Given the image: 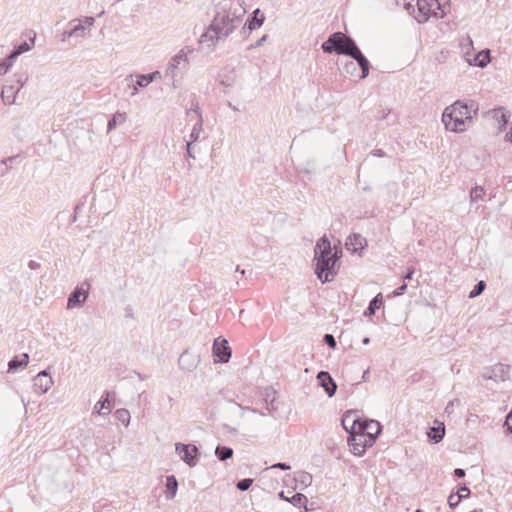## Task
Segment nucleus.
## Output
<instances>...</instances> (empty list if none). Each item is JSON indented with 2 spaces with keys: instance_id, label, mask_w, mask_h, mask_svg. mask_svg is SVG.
Wrapping results in <instances>:
<instances>
[{
  "instance_id": "obj_1",
  "label": "nucleus",
  "mask_w": 512,
  "mask_h": 512,
  "mask_svg": "<svg viewBox=\"0 0 512 512\" xmlns=\"http://www.w3.org/2000/svg\"><path fill=\"white\" fill-rule=\"evenodd\" d=\"M232 2L225 0L217 6L212 23L200 36L199 44L211 47L218 40L228 37L240 24L242 16L246 13L244 8H232Z\"/></svg>"
},
{
  "instance_id": "obj_2",
  "label": "nucleus",
  "mask_w": 512,
  "mask_h": 512,
  "mask_svg": "<svg viewBox=\"0 0 512 512\" xmlns=\"http://www.w3.org/2000/svg\"><path fill=\"white\" fill-rule=\"evenodd\" d=\"M479 105L474 100H456L442 113L445 128L455 133H462L473 125L477 119Z\"/></svg>"
},
{
  "instance_id": "obj_3",
  "label": "nucleus",
  "mask_w": 512,
  "mask_h": 512,
  "mask_svg": "<svg viewBox=\"0 0 512 512\" xmlns=\"http://www.w3.org/2000/svg\"><path fill=\"white\" fill-rule=\"evenodd\" d=\"M341 251L332 253L331 243L326 236L320 238L314 248V260H316L315 274L322 283L333 280L337 274L336 266Z\"/></svg>"
},
{
  "instance_id": "obj_4",
  "label": "nucleus",
  "mask_w": 512,
  "mask_h": 512,
  "mask_svg": "<svg viewBox=\"0 0 512 512\" xmlns=\"http://www.w3.org/2000/svg\"><path fill=\"white\" fill-rule=\"evenodd\" d=\"M28 80L26 71L16 72L11 79H7L3 85L1 97L6 105H12L16 101V97Z\"/></svg>"
},
{
  "instance_id": "obj_5",
  "label": "nucleus",
  "mask_w": 512,
  "mask_h": 512,
  "mask_svg": "<svg viewBox=\"0 0 512 512\" xmlns=\"http://www.w3.org/2000/svg\"><path fill=\"white\" fill-rule=\"evenodd\" d=\"M175 451L180 459L189 467L197 465L200 457V452L194 444L176 443Z\"/></svg>"
},
{
  "instance_id": "obj_6",
  "label": "nucleus",
  "mask_w": 512,
  "mask_h": 512,
  "mask_svg": "<svg viewBox=\"0 0 512 512\" xmlns=\"http://www.w3.org/2000/svg\"><path fill=\"white\" fill-rule=\"evenodd\" d=\"M132 77L133 75H130L125 80L128 81L130 95L135 96L138 93V88H145L156 79H160L161 73L159 71H154L148 74H136L135 83H133Z\"/></svg>"
},
{
  "instance_id": "obj_7",
  "label": "nucleus",
  "mask_w": 512,
  "mask_h": 512,
  "mask_svg": "<svg viewBox=\"0 0 512 512\" xmlns=\"http://www.w3.org/2000/svg\"><path fill=\"white\" fill-rule=\"evenodd\" d=\"M347 39V35L343 32H334L329 35L326 41L321 45V49L327 54L341 55V50Z\"/></svg>"
},
{
  "instance_id": "obj_8",
  "label": "nucleus",
  "mask_w": 512,
  "mask_h": 512,
  "mask_svg": "<svg viewBox=\"0 0 512 512\" xmlns=\"http://www.w3.org/2000/svg\"><path fill=\"white\" fill-rule=\"evenodd\" d=\"M212 354L216 362L227 363L232 356V350L228 341L221 336L217 337L212 346Z\"/></svg>"
},
{
  "instance_id": "obj_9",
  "label": "nucleus",
  "mask_w": 512,
  "mask_h": 512,
  "mask_svg": "<svg viewBox=\"0 0 512 512\" xmlns=\"http://www.w3.org/2000/svg\"><path fill=\"white\" fill-rule=\"evenodd\" d=\"M509 371V365L498 363L492 367H485L482 371V377L496 382L505 381L509 378Z\"/></svg>"
},
{
  "instance_id": "obj_10",
  "label": "nucleus",
  "mask_w": 512,
  "mask_h": 512,
  "mask_svg": "<svg viewBox=\"0 0 512 512\" xmlns=\"http://www.w3.org/2000/svg\"><path fill=\"white\" fill-rule=\"evenodd\" d=\"M89 287L90 285L87 282L82 283L80 287H76L68 297V307H81L88 297Z\"/></svg>"
},
{
  "instance_id": "obj_11",
  "label": "nucleus",
  "mask_w": 512,
  "mask_h": 512,
  "mask_svg": "<svg viewBox=\"0 0 512 512\" xmlns=\"http://www.w3.org/2000/svg\"><path fill=\"white\" fill-rule=\"evenodd\" d=\"M53 385V379L47 370L40 371L33 379L34 391L38 394H45Z\"/></svg>"
},
{
  "instance_id": "obj_12",
  "label": "nucleus",
  "mask_w": 512,
  "mask_h": 512,
  "mask_svg": "<svg viewBox=\"0 0 512 512\" xmlns=\"http://www.w3.org/2000/svg\"><path fill=\"white\" fill-rule=\"evenodd\" d=\"M317 380H318L319 386H321L324 389L325 393L329 397H332L335 395V393L337 391V385L328 371L322 370V371L318 372Z\"/></svg>"
},
{
  "instance_id": "obj_13",
  "label": "nucleus",
  "mask_w": 512,
  "mask_h": 512,
  "mask_svg": "<svg viewBox=\"0 0 512 512\" xmlns=\"http://www.w3.org/2000/svg\"><path fill=\"white\" fill-rule=\"evenodd\" d=\"M188 66V59L185 51L182 49L180 50L169 62L166 74H171L172 77H174V71L176 69H185Z\"/></svg>"
},
{
  "instance_id": "obj_14",
  "label": "nucleus",
  "mask_w": 512,
  "mask_h": 512,
  "mask_svg": "<svg viewBox=\"0 0 512 512\" xmlns=\"http://www.w3.org/2000/svg\"><path fill=\"white\" fill-rule=\"evenodd\" d=\"M364 437L365 433H355L348 435V444L351 447V451L354 455L363 456L365 453L364 449Z\"/></svg>"
},
{
  "instance_id": "obj_15",
  "label": "nucleus",
  "mask_w": 512,
  "mask_h": 512,
  "mask_svg": "<svg viewBox=\"0 0 512 512\" xmlns=\"http://www.w3.org/2000/svg\"><path fill=\"white\" fill-rule=\"evenodd\" d=\"M367 245L366 239L359 233L351 234L345 242V247L348 251L352 253H357L364 249Z\"/></svg>"
},
{
  "instance_id": "obj_16",
  "label": "nucleus",
  "mask_w": 512,
  "mask_h": 512,
  "mask_svg": "<svg viewBox=\"0 0 512 512\" xmlns=\"http://www.w3.org/2000/svg\"><path fill=\"white\" fill-rule=\"evenodd\" d=\"M359 417L353 411H346L341 418L343 429L349 434L355 432Z\"/></svg>"
},
{
  "instance_id": "obj_17",
  "label": "nucleus",
  "mask_w": 512,
  "mask_h": 512,
  "mask_svg": "<svg viewBox=\"0 0 512 512\" xmlns=\"http://www.w3.org/2000/svg\"><path fill=\"white\" fill-rule=\"evenodd\" d=\"M278 497L282 500H285V501L291 503L295 507H299V508L303 507L305 512L308 511V507H307L308 499L302 493H295L293 496L287 497L285 495L284 491H280L278 493Z\"/></svg>"
},
{
  "instance_id": "obj_18",
  "label": "nucleus",
  "mask_w": 512,
  "mask_h": 512,
  "mask_svg": "<svg viewBox=\"0 0 512 512\" xmlns=\"http://www.w3.org/2000/svg\"><path fill=\"white\" fill-rule=\"evenodd\" d=\"M178 364L182 370L191 372L197 367L198 359L186 350L180 355Z\"/></svg>"
},
{
  "instance_id": "obj_19",
  "label": "nucleus",
  "mask_w": 512,
  "mask_h": 512,
  "mask_svg": "<svg viewBox=\"0 0 512 512\" xmlns=\"http://www.w3.org/2000/svg\"><path fill=\"white\" fill-rule=\"evenodd\" d=\"M187 115L189 117H191L192 115H195L196 118H197V122L195 123V125L193 126V129L190 133V141L189 142H196L198 139H199V135H200V132L202 130V125H203V119H202V114H201V111L199 108H195V109H190L188 112H187Z\"/></svg>"
},
{
  "instance_id": "obj_20",
  "label": "nucleus",
  "mask_w": 512,
  "mask_h": 512,
  "mask_svg": "<svg viewBox=\"0 0 512 512\" xmlns=\"http://www.w3.org/2000/svg\"><path fill=\"white\" fill-rule=\"evenodd\" d=\"M437 426L430 427L427 436L431 443L437 444L439 443L445 435V425L442 422L435 421L434 422Z\"/></svg>"
},
{
  "instance_id": "obj_21",
  "label": "nucleus",
  "mask_w": 512,
  "mask_h": 512,
  "mask_svg": "<svg viewBox=\"0 0 512 512\" xmlns=\"http://www.w3.org/2000/svg\"><path fill=\"white\" fill-rule=\"evenodd\" d=\"M29 363V355L22 353L19 356H14L8 363V372L14 373L20 368H24Z\"/></svg>"
},
{
  "instance_id": "obj_22",
  "label": "nucleus",
  "mask_w": 512,
  "mask_h": 512,
  "mask_svg": "<svg viewBox=\"0 0 512 512\" xmlns=\"http://www.w3.org/2000/svg\"><path fill=\"white\" fill-rule=\"evenodd\" d=\"M259 13H260L259 9H256L255 11H253V13L246 20L243 29H245L247 27L249 29V31H253L254 29L259 28L265 20L264 15L259 16Z\"/></svg>"
},
{
  "instance_id": "obj_23",
  "label": "nucleus",
  "mask_w": 512,
  "mask_h": 512,
  "mask_svg": "<svg viewBox=\"0 0 512 512\" xmlns=\"http://www.w3.org/2000/svg\"><path fill=\"white\" fill-rule=\"evenodd\" d=\"M460 491H466V494L451 493L449 495L448 505L450 508H452V509L456 508L463 499L469 497L470 489L466 485H460Z\"/></svg>"
},
{
  "instance_id": "obj_24",
  "label": "nucleus",
  "mask_w": 512,
  "mask_h": 512,
  "mask_svg": "<svg viewBox=\"0 0 512 512\" xmlns=\"http://www.w3.org/2000/svg\"><path fill=\"white\" fill-rule=\"evenodd\" d=\"M110 392L105 391L101 399L96 403L94 409L99 415H105L111 412V406L109 403Z\"/></svg>"
},
{
  "instance_id": "obj_25",
  "label": "nucleus",
  "mask_w": 512,
  "mask_h": 512,
  "mask_svg": "<svg viewBox=\"0 0 512 512\" xmlns=\"http://www.w3.org/2000/svg\"><path fill=\"white\" fill-rule=\"evenodd\" d=\"M360 48L356 44L355 40L347 35V39L344 43V46L341 50V55L349 56L353 58L358 52H360Z\"/></svg>"
},
{
  "instance_id": "obj_26",
  "label": "nucleus",
  "mask_w": 512,
  "mask_h": 512,
  "mask_svg": "<svg viewBox=\"0 0 512 512\" xmlns=\"http://www.w3.org/2000/svg\"><path fill=\"white\" fill-rule=\"evenodd\" d=\"M383 305V296L382 293H378L375 297L371 299L368 304V307L364 311V316L370 317L375 315L376 311L380 309Z\"/></svg>"
},
{
  "instance_id": "obj_27",
  "label": "nucleus",
  "mask_w": 512,
  "mask_h": 512,
  "mask_svg": "<svg viewBox=\"0 0 512 512\" xmlns=\"http://www.w3.org/2000/svg\"><path fill=\"white\" fill-rule=\"evenodd\" d=\"M352 59H354L361 68V78L364 79L369 75L370 62L362 51L358 52Z\"/></svg>"
},
{
  "instance_id": "obj_28",
  "label": "nucleus",
  "mask_w": 512,
  "mask_h": 512,
  "mask_svg": "<svg viewBox=\"0 0 512 512\" xmlns=\"http://www.w3.org/2000/svg\"><path fill=\"white\" fill-rule=\"evenodd\" d=\"M490 61V51L488 49H484L475 55L473 59V65L480 68H485L490 63Z\"/></svg>"
},
{
  "instance_id": "obj_29",
  "label": "nucleus",
  "mask_w": 512,
  "mask_h": 512,
  "mask_svg": "<svg viewBox=\"0 0 512 512\" xmlns=\"http://www.w3.org/2000/svg\"><path fill=\"white\" fill-rule=\"evenodd\" d=\"M178 481L174 475L166 477V498L173 499L177 493Z\"/></svg>"
},
{
  "instance_id": "obj_30",
  "label": "nucleus",
  "mask_w": 512,
  "mask_h": 512,
  "mask_svg": "<svg viewBox=\"0 0 512 512\" xmlns=\"http://www.w3.org/2000/svg\"><path fill=\"white\" fill-rule=\"evenodd\" d=\"M233 453V449L229 446L218 444L217 447L215 448V456L219 461H226L232 458Z\"/></svg>"
},
{
  "instance_id": "obj_31",
  "label": "nucleus",
  "mask_w": 512,
  "mask_h": 512,
  "mask_svg": "<svg viewBox=\"0 0 512 512\" xmlns=\"http://www.w3.org/2000/svg\"><path fill=\"white\" fill-rule=\"evenodd\" d=\"M126 121V113L117 112L109 119L107 124V132L114 130L118 125Z\"/></svg>"
},
{
  "instance_id": "obj_32",
  "label": "nucleus",
  "mask_w": 512,
  "mask_h": 512,
  "mask_svg": "<svg viewBox=\"0 0 512 512\" xmlns=\"http://www.w3.org/2000/svg\"><path fill=\"white\" fill-rule=\"evenodd\" d=\"M20 158V155H14L7 157L0 161V177L5 176L10 170L11 166L8 165V162H17Z\"/></svg>"
},
{
  "instance_id": "obj_33",
  "label": "nucleus",
  "mask_w": 512,
  "mask_h": 512,
  "mask_svg": "<svg viewBox=\"0 0 512 512\" xmlns=\"http://www.w3.org/2000/svg\"><path fill=\"white\" fill-rule=\"evenodd\" d=\"M493 113H494L493 117L496 118L497 120H499L500 129H502V127H505L508 123L509 115H507L504 108L500 107L498 109H494Z\"/></svg>"
},
{
  "instance_id": "obj_34",
  "label": "nucleus",
  "mask_w": 512,
  "mask_h": 512,
  "mask_svg": "<svg viewBox=\"0 0 512 512\" xmlns=\"http://www.w3.org/2000/svg\"><path fill=\"white\" fill-rule=\"evenodd\" d=\"M365 426L367 434L378 436L382 431V426L377 420H368V423L365 424Z\"/></svg>"
},
{
  "instance_id": "obj_35",
  "label": "nucleus",
  "mask_w": 512,
  "mask_h": 512,
  "mask_svg": "<svg viewBox=\"0 0 512 512\" xmlns=\"http://www.w3.org/2000/svg\"><path fill=\"white\" fill-rule=\"evenodd\" d=\"M115 416L116 418L122 422L125 426H127L130 422V413L127 409H118L116 412H115Z\"/></svg>"
},
{
  "instance_id": "obj_36",
  "label": "nucleus",
  "mask_w": 512,
  "mask_h": 512,
  "mask_svg": "<svg viewBox=\"0 0 512 512\" xmlns=\"http://www.w3.org/2000/svg\"><path fill=\"white\" fill-rule=\"evenodd\" d=\"M485 287H486L485 281H483V280L479 281L478 283H476L474 285L473 289L469 292L468 297L470 299H473V298L479 296L484 291Z\"/></svg>"
},
{
  "instance_id": "obj_37",
  "label": "nucleus",
  "mask_w": 512,
  "mask_h": 512,
  "mask_svg": "<svg viewBox=\"0 0 512 512\" xmlns=\"http://www.w3.org/2000/svg\"><path fill=\"white\" fill-rule=\"evenodd\" d=\"M484 189L481 186H475L470 192L471 202H477L482 199Z\"/></svg>"
},
{
  "instance_id": "obj_38",
  "label": "nucleus",
  "mask_w": 512,
  "mask_h": 512,
  "mask_svg": "<svg viewBox=\"0 0 512 512\" xmlns=\"http://www.w3.org/2000/svg\"><path fill=\"white\" fill-rule=\"evenodd\" d=\"M253 484L252 478H243L239 480L236 484L237 489L240 491H247Z\"/></svg>"
},
{
  "instance_id": "obj_39",
  "label": "nucleus",
  "mask_w": 512,
  "mask_h": 512,
  "mask_svg": "<svg viewBox=\"0 0 512 512\" xmlns=\"http://www.w3.org/2000/svg\"><path fill=\"white\" fill-rule=\"evenodd\" d=\"M34 45V39H31V43H28L27 41L21 42L18 46H15L14 48L19 52V54H23L29 50L32 49Z\"/></svg>"
},
{
  "instance_id": "obj_40",
  "label": "nucleus",
  "mask_w": 512,
  "mask_h": 512,
  "mask_svg": "<svg viewBox=\"0 0 512 512\" xmlns=\"http://www.w3.org/2000/svg\"><path fill=\"white\" fill-rule=\"evenodd\" d=\"M13 66V64L7 60V58H3L1 61H0V75H5L8 73V71L11 69V67Z\"/></svg>"
},
{
  "instance_id": "obj_41",
  "label": "nucleus",
  "mask_w": 512,
  "mask_h": 512,
  "mask_svg": "<svg viewBox=\"0 0 512 512\" xmlns=\"http://www.w3.org/2000/svg\"><path fill=\"white\" fill-rule=\"evenodd\" d=\"M323 342L327 346H329L331 349H333V350L336 349L337 342H336V340H335V338H334V336L332 334H328V333L325 334L323 336Z\"/></svg>"
},
{
  "instance_id": "obj_42",
  "label": "nucleus",
  "mask_w": 512,
  "mask_h": 512,
  "mask_svg": "<svg viewBox=\"0 0 512 512\" xmlns=\"http://www.w3.org/2000/svg\"><path fill=\"white\" fill-rule=\"evenodd\" d=\"M378 436L376 435H372V434H367L365 433V437H364V449L366 450L367 448L371 447L374 445V443L376 442Z\"/></svg>"
},
{
  "instance_id": "obj_43",
  "label": "nucleus",
  "mask_w": 512,
  "mask_h": 512,
  "mask_svg": "<svg viewBox=\"0 0 512 512\" xmlns=\"http://www.w3.org/2000/svg\"><path fill=\"white\" fill-rule=\"evenodd\" d=\"M85 27L82 24H78L74 26L71 31L68 33V35L71 36H83Z\"/></svg>"
},
{
  "instance_id": "obj_44",
  "label": "nucleus",
  "mask_w": 512,
  "mask_h": 512,
  "mask_svg": "<svg viewBox=\"0 0 512 512\" xmlns=\"http://www.w3.org/2000/svg\"><path fill=\"white\" fill-rule=\"evenodd\" d=\"M412 0H405L403 3L404 9L410 14V15H416V4L412 3Z\"/></svg>"
},
{
  "instance_id": "obj_45",
  "label": "nucleus",
  "mask_w": 512,
  "mask_h": 512,
  "mask_svg": "<svg viewBox=\"0 0 512 512\" xmlns=\"http://www.w3.org/2000/svg\"><path fill=\"white\" fill-rule=\"evenodd\" d=\"M368 423V419H362L359 417V422L356 426L355 433H366V426L365 424Z\"/></svg>"
},
{
  "instance_id": "obj_46",
  "label": "nucleus",
  "mask_w": 512,
  "mask_h": 512,
  "mask_svg": "<svg viewBox=\"0 0 512 512\" xmlns=\"http://www.w3.org/2000/svg\"><path fill=\"white\" fill-rule=\"evenodd\" d=\"M504 425L507 431L512 435V410L506 415Z\"/></svg>"
},
{
  "instance_id": "obj_47",
  "label": "nucleus",
  "mask_w": 512,
  "mask_h": 512,
  "mask_svg": "<svg viewBox=\"0 0 512 512\" xmlns=\"http://www.w3.org/2000/svg\"><path fill=\"white\" fill-rule=\"evenodd\" d=\"M267 40V35H263L260 39H258L254 44L248 46V50L258 48L263 45V43Z\"/></svg>"
},
{
  "instance_id": "obj_48",
  "label": "nucleus",
  "mask_w": 512,
  "mask_h": 512,
  "mask_svg": "<svg viewBox=\"0 0 512 512\" xmlns=\"http://www.w3.org/2000/svg\"><path fill=\"white\" fill-rule=\"evenodd\" d=\"M270 469H281V470H290L291 466L285 462H278L270 466Z\"/></svg>"
},
{
  "instance_id": "obj_49",
  "label": "nucleus",
  "mask_w": 512,
  "mask_h": 512,
  "mask_svg": "<svg viewBox=\"0 0 512 512\" xmlns=\"http://www.w3.org/2000/svg\"><path fill=\"white\" fill-rule=\"evenodd\" d=\"M406 290H407V284L403 283L402 285H400L393 291V296H401L406 292Z\"/></svg>"
},
{
  "instance_id": "obj_50",
  "label": "nucleus",
  "mask_w": 512,
  "mask_h": 512,
  "mask_svg": "<svg viewBox=\"0 0 512 512\" xmlns=\"http://www.w3.org/2000/svg\"><path fill=\"white\" fill-rule=\"evenodd\" d=\"M312 480V477L309 473L303 472L300 476V482L302 484H310Z\"/></svg>"
},
{
  "instance_id": "obj_51",
  "label": "nucleus",
  "mask_w": 512,
  "mask_h": 512,
  "mask_svg": "<svg viewBox=\"0 0 512 512\" xmlns=\"http://www.w3.org/2000/svg\"><path fill=\"white\" fill-rule=\"evenodd\" d=\"M20 56L19 52L14 48L9 55L6 56L7 60L10 61L12 64L17 59V57Z\"/></svg>"
},
{
  "instance_id": "obj_52",
  "label": "nucleus",
  "mask_w": 512,
  "mask_h": 512,
  "mask_svg": "<svg viewBox=\"0 0 512 512\" xmlns=\"http://www.w3.org/2000/svg\"><path fill=\"white\" fill-rule=\"evenodd\" d=\"M415 273V269L413 267H408L405 275L403 276V280H411Z\"/></svg>"
},
{
  "instance_id": "obj_53",
  "label": "nucleus",
  "mask_w": 512,
  "mask_h": 512,
  "mask_svg": "<svg viewBox=\"0 0 512 512\" xmlns=\"http://www.w3.org/2000/svg\"><path fill=\"white\" fill-rule=\"evenodd\" d=\"M453 474H454V476H455L456 478H464V477H465V475H466V472H465V470H464V469H462V468H456V469L454 470V473H453Z\"/></svg>"
},
{
  "instance_id": "obj_54",
  "label": "nucleus",
  "mask_w": 512,
  "mask_h": 512,
  "mask_svg": "<svg viewBox=\"0 0 512 512\" xmlns=\"http://www.w3.org/2000/svg\"><path fill=\"white\" fill-rule=\"evenodd\" d=\"M192 145H193V143H192V142H187V143H186V147H187V154H188V156H189V157H191V158L195 159V155H194V154H193V152H192Z\"/></svg>"
},
{
  "instance_id": "obj_55",
  "label": "nucleus",
  "mask_w": 512,
  "mask_h": 512,
  "mask_svg": "<svg viewBox=\"0 0 512 512\" xmlns=\"http://www.w3.org/2000/svg\"><path fill=\"white\" fill-rule=\"evenodd\" d=\"M28 267L31 269V270H36L40 267V263L34 261V260H30L28 262Z\"/></svg>"
},
{
  "instance_id": "obj_56",
  "label": "nucleus",
  "mask_w": 512,
  "mask_h": 512,
  "mask_svg": "<svg viewBox=\"0 0 512 512\" xmlns=\"http://www.w3.org/2000/svg\"><path fill=\"white\" fill-rule=\"evenodd\" d=\"M95 20L93 17L91 16H87L85 17L84 19V23L87 25V26H92L94 24Z\"/></svg>"
},
{
  "instance_id": "obj_57",
  "label": "nucleus",
  "mask_w": 512,
  "mask_h": 512,
  "mask_svg": "<svg viewBox=\"0 0 512 512\" xmlns=\"http://www.w3.org/2000/svg\"><path fill=\"white\" fill-rule=\"evenodd\" d=\"M453 404H454V401H450V402L447 404V406H446V408H445V412H446V413H450V412L452 411V409H453Z\"/></svg>"
},
{
  "instance_id": "obj_58",
  "label": "nucleus",
  "mask_w": 512,
  "mask_h": 512,
  "mask_svg": "<svg viewBox=\"0 0 512 512\" xmlns=\"http://www.w3.org/2000/svg\"><path fill=\"white\" fill-rule=\"evenodd\" d=\"M369 374H370V370H369V368H368V369H366V370L363 372V374H362V380H363V381H367V380H368V377H369Z\"/></svg>"
},
{
  "instance_id": "obj_59",
  "label": "nucleus",
  "mask_w": 512,
  "mask_h": 512,
  "mask_svg": "<svg viewBox=\"0 0 512 512\" xmlns=\"http://www.w3.org/2000/svg\"><path fill=\"white\" fill-rule=\"evenodd\" d=\"M223 428H224L225 430H227L228 432H230V433H236V432H237V430H236L235 428L230 427V426H229V425H227V424L223 425Z\"/></svg>"
},
{
  "instance_id": "obj_60",
  "label": "nucleus",
  "mask_w": 512,
  "mask_h": 512,
  "mask_svg": "<svg viewBox=\"0 0 512 512\" xmlns=\"http://www.w3.org/2000/svg\"><path fill=\"white\" fill-rule=\"evenodd\" d=\"M374 155L382 157V156H384V151L382 149H376L374 151Z\"/></svg>"
},
{
  "instance_id": "obj_61",
  "label": "nucleus",
  "mask_w": 512,
  "mask_h": 512,
  "mask_svg": "<svg viewBox=\"0 0 512 512\" xmlns=\"http://www.w3.org/2000/svg\"><path fill=\"white\" fill-rule=\"evenodd\" d=\"M362 343L364 345H368L370 343V338L369 337H364L363 340H362Z\"/></svg>"
},
{
  "instance_id": "obj_62",
  "label": "nucleus",
  "mask_w": 512,
  "mask_h": 512,
  "mask_svg": "<svg viewBox=\"0 0 512 512\" xmlns=\"http://www.w3.org/2000/svg\"><path fill=\"white\" fill-rule=\"evenodd\" d=\"M19 162H20V158L18 159L17 162H8V165L11 166V168H12L14 164H18Z\"/></svg>"
},
{
  "instance_id": "obj_63",
  "label": "nucleus",
  "mask_w": 512,
  "mask_h": 512,
  "mask_svg": "<svg viewBox=\"0 0 512 512\" xmlns=\"http://www.w3.org/2000/svg\"><path fill=\"white\" fill-rule=\"evenodd\" d=\"M236 271L237 272H240L242 275L245 274V270H240L239 266L236 268Z\"/></svg>"
},
{
  "instance_id": "obj_64",
  "label": "nucleus",
  "mask_w": 512,
  "mask_h": 512,
  "mask_svg": "<svg viewBox=\"0 0 512 512\" xmlns=\"http://www.w3.org/2000/svg\"><path fill=\"white\" fill-rule=\"evenodd\" d=\"M471 512H482V509H474Z\"/></svg>"
}]
</instances>
